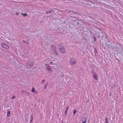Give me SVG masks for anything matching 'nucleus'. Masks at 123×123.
<instances>
[{
    "instance_id": "obj_20",
    "label": "nucleus",
    "mask_w": 123,
    "mask_h": 123,
    "mask_svg": "<svg viewBox=\"0 0 123 123\" xmlns=\"http://www.w3.org/2000/svg\"><path fill=\"white\" fill-rule=\"evenodd\" d=\"M93 38L94 39V42L96 41V38L95 37H94Z\"/></svg>"
},
{
    "instance_id": "obj_21",
    "label": "nucleus",
    "mask_w": 123,
    "mask_h": 123,
    "mask_svg": "<svg viewBox=\"0 0 123 123\" xmlns=\"http://www.w3.org/2000/svg\"><path fill=\"white\" fill-rule=\"evenodd\" d=\"M94 52L95 53H97V50L96 49H95V50L94 51Z\"/></svg>"
},
{
    "instance_id": "obj_31",
    "label": "nucleus",
    "mask_w": 123,
    "mask_h": 123,
    "mask_svg": "<svg viewBox=\"0 0 123 123\" xmlns=\"http://www.w3.org/2000/svg\"><path fill=\"white\" fill-rule=\"evenodd\" d=\"M62 123H63L62 121Z\"/></svg>"
},
{
    "instance_id": "obj_8",
    "label": "nucleus",
    "mask_w": 123,
    "mask_h": 123,
    "mask_svg": "<svg viewBox=\"0 0 123 123\" xmlns=\"http://www.w3.org/2000/svg\"><path fill=\"white\" fill-rule=\"evenodd\" d=\"M31 91L32 92L34 93L35 94H37V91L36 90L34 87L31 89Z\"/></svg>"
},
{
    "instance_id": "obj_11",
    "label": "nucleus",
    "mask_w": 123,
    "mask_h": 123,
    "mask_svg": "<svg viewBox=\"0 0 123 123\" xmlns=\"http://www.w3.org/2000/svg\"><path fill=\"white\" fill-rule=\"evenodd\" d=\"M68 106L67 107H66V110H65V114L66 115H67V111L68 110Z\"/></svg>"
},
{
    "instance_id": "obj_14",
    "label": "nucleus",
    "mask_w": 123,
    "mask_h": 123,
    "mask_svg": "<svg viewBox=\"0 0 123 123\" xmlns=\"http://www.w3.org/2000/svg\"><path fill=\"white\" fill-rule=\"evenodd\" d=\"M105 123H108V119L107 117L106 118V119L105 120Z\"/></svg>"
},
{
    "instance_id": "obj_9",
    "label": "nucleus",
    "mask_w": 123,
    "mask_h": 123,
    "mask_svg": "<svg viewBox=\"0 0 123 123\" xmlns=\"http://www.w3.org/2000/svg\"><path fill=\"white\" fill-rule=\"evenodd\" d=\"M52 12V10H47L46 11V13L47 14H48L49 13H51Z\"/></svg>"
},
{
    "instance_id": "obj_4",
    "label": "nucleus",
    "mask_w": 123,
    "mask_h": 123,
    "mask_svg": "<svg viewBox=\"0 0 123 123\" xmlns=\"http://www.w3.org/2000/svg\"><path fill=\"white\" fill-rule=\"evenodd\" d=\"M34 62L30 61H28L26 63L27 65L28 66L32 67L34 64Z\"/></svg>"
},
{
    "instance_id": "obj_1",
    "label": "nucleus",
    "mask_w": 123,
    "mask_h": 123,
    "mask_svg": "<svg viewBox=\"0 0 123 123\" xmlns=\"http://www.w3.org/2000/svg\"><path fill=\"white\" fill-rule=\"evenodd\" d=\"M76 61L74 58L71 59L69 61L70 64L71 65H74L75 64Z\"/></svg>"
},
{
    "instance_id": "obj_23",
    "label": "nucleus",
    "mask_w": 123,
    "mask_h": 123,
    "mask_svg": "<svg viewBox=\"0 0 123 123\" xmlns=\"http://www.w3.org/2000/svg\"><path fill=\"white\" fill-rule=\"evenodd\" d=\"M45 81V80H43L42 81V83H44Z\"/></svg>"
},
{
    "instance_id": "obj_6",
    "label": "nucleus",
    "mask_w": 123,
    "mask_h": 123,
    "mask_svg": "<svg viewBox=\"0 0 123 123\" xmlns=\"http://www.w3.org/2000/svg\"><path fill=\"white\" fill-rule=\"evenodd\" d=\"M93 77L94 78V79L97 80H98V75H97V74H96V73L94 72H93Z\"/></svg>"
},
{
    "instance_id": "obj_5",
    "label": "nucleus",
    "mask_w": 123,
    "mask_h": 123,
    "mask_svg": "<svg viewBox=\"0 0 123 123\" xmlns=\"http://www.w3.org/2000/svg\"><path fill=\"white\" fill-rule=\"evenodd\" d=\"M1 46L3 48L7 49H9V47L8 46L6 43H3L1 44Z\"/></svg>"
},
{
    "instance_id": "obj_2",
    "label": "nucleus",
    "mask_w": 123,
    "mask_h": 123,
    "mask_svg": "<svg viewBox=\"0 0 123 123\" xmlns=\"http://www.w3.org/2000/svg\"><path fill=\"white\" fill-rule=\"evenodd\" d=\"M45 66L47 70L48 71V72L49 73H51L52 71V69L49 67V65L47 64H45Z\"/></svg>"
},
{
    "instance_id": "obj_19",
    "label": "nucleus",
    "mask_w": 123,
    "mask_h": 123,
    "mask_svg": "<svg viewBox=\"0 0 123 123\" xmlns=\"http://www.w3.org/2000/svg\"><path fill=\"white\" fill-rule=\"evenodd\" d=\"M10 112L9 111H7V115H9L10 114Z\"/></svg>"
},
{
    "instance_id": "obj_7",
    "label": "nucleus",
    "mask_w": 123,
    "mask_h": 123,
    "mask_svg": "<svg viewBox=\"0 0 123 123\" xmlns=\"http://www.w3.org/2000/svg\"><path fill=\"white\" fill-rule=\"evenodd\" d=\"M51 47L53 50L55 52V54L57 55V53L56 51V50L55 46L53 44H52L51 45Z\"/></svg>"
},
{
    "instance_id": "obj_12",
    "label": "nucleus",
    "mask_w": 123,
    "mask_h": 123,
    "mask_svg": "<svg viewBox=\"0 0 123 123\" xmlns=\"http://www.w3.org/2000/svg\"><path fill=\"white\" fill-rule=\"evenodd\" d=\"M25 94L27 96H29V95L30 93L29 92H27L26 91H25L24 92Z\"/></svg>"
},
{
    "instance_id": "obj_26",
    "label": "nucleus",
    "mask_w": 123,
    "mask_h": 123,
    "mask_svg": "<svg viewBox=\"0 0 123 123\" xmlns=\"http://www.w3.org/2000/svg\"><path fill=\"white\" fill-rule=\"evenodd\" d=\"M24 92V91L23 90H22L21 91V92L22 94H23Z\"/></svg>"
},
{
    "instance_id": "obj_17",
    "label": "nucleus",
    "mask_w": 123,
    "mask_h": 123,
    "mask_svg": "<svg viewBox=\"0 0 123 123\" xmlns=\"http://www.w3.org/2000/svg\"><path fill=\"white\" fill-rule=\"evenodd\" d=\"M22 42L24 43H26L27 44L29 45V43H28L27 42H26V41H23Z\"/></svg>"
},
{
    "instance_id": "obj_22",
    "label": "nucleus",
    "mask_w": 123,
    "mask_h": 123,
    "mask_svg": "<svg viewBox=\"0 0 123 123\" xmlns=\"http://www.w3.org/2000/svg\"><path fill=\"white\" fill-rule=\"evenodd\" d=\"M16 98V97L15 96H14L12 97L11 98L12 99H14Z\"/></svg>"
},
{
    "instance_id": "obj_16",
    "label": "nucleus",
    "mask_w": 123,
    "mask_h": 123,
    "mask_svg": "<svg viewBox=\"0 0 123 123\" xmlns=\"http://www.w3.org/2000/svg\"><path fill=\"white\" fill-rule=\"evenodd\" d=\"M22 15H23V17H25V16H27V14L26 13L25 14H24V13H22Z\"/></svg>"
},
{
    "instance_id": "obj_13",
    "label": "nucleus",
    "mask_w": 123,
    "mask_h": 123,
    "mask_svg": "<svg viewBox=\"0 0 123 123\" xmlns=\"http://www.w3.org/2000/svg\"><path fill=\"white\" fill-rule=\"evenodd\" d=\"M48 85V84L47 83H46L45 84L44 87V89H45L47 87Z\"/></svg>"
},
{
    "instance_id": "obj_10",
    "label": "nucleus",
    "mask_w": 123,
    "mask_h": 123,
    "mask_svg": "<svg viewBox=\"0 0 123 123\" xmlns=\"http://www.w3.org/2000/svg\"><path fill=\"white\" fill-rule=\"evenodd\" d=\"M81 120L82 122H85V121H87L86 119L84 117H82L81 119Z\"/></svg>"
},
{
    "instance_id": "obj_3",
    "label": "nucleus",
    "mask_w": 123,
    "mask_h": 123,
    "mask_svg": "<svg viewBox=\"0 0 123 123\" xmlns=\"http://www.w3.org/2000/svg\"><path fill=\"white\" fill-rule=\"evenodd\" d=\"M59 50L62 53L64 54L65 53L66 50L64 47L59 46Z\"/></svg>"
},
{
    "instance_id": "obj_15",
    "label": "nucleus",
    "mask_w": 123,
    "mask_h": 123,
    "mask_svg": "<svg viewBox=\"0 0 123 123\" xmlns=\"http://www.w3.org/2000/svg\"><path fill=\"white\" fill-rule=\"evenodd\" d=\"M50 63L52 65H55V63L52 62H50Z\"/></svg>"
},
{
    "instance_id": "obj_25",
    "label": "nucleus",
    "mask_w": 123,
    "mask_h": 123,
    "mask_svg": "<svg viewBox=\"0 0 123 123\" xmlns=\"http://www.w3.org/2000/svg\"><path fill=\"white\" fill-rule=\"evenodd\" d=\"M87 121H85V122H82V123H86Z\"/></svg>"
},
{
    "instance_id": "obj_18",
    "label": "nucleus",
    "mask_w": 123,
    "mask_h": 123,
    "mask_svg": "<svg viewBox=\"0 0 123 123\" xmlns=\"http://www.w3.org/2000/svg\"><path fill=\"white\" fill-rule=\"evenodd\" d=\"M76 110H74V112H73V114L74 115L76 113Z\"/></svg>"
},
{
    "instance_id": "obj_27",
    "label": "nucleus",
    "mask_w": 123,
    "mask_h": 123,
    "mask_svg": "<svg viewBox=\"0 0 123 123\" xmlns=\"http://www.w3.org/2000/svg\"><path fill=\"white\" fill-rule=\"evenodd\" d=\"M32 119H31V120H30V123L32 121Z\"/></svg>"
},
{
    "instance_id": "obj_30",
    "label": "nucleus",
    "mask_w": 123,
    "mask_h": 123,
    "mask_svg": "<svg viewBox=\"0 0 123 123\" xmlns=\"http://www.w3.org/2000/svg\"><path fill=\"white\" fill-rule=\"evenodd\" d=\"M111 96V95H109V96Z\"/></svg>"
},
{
    "instance_id": "obj_28",
    "label": "nucleus",
    "mask_w": 123,
    "mask_h": 123,
    "mask_svg": "<svg viewBox=\"0 0 123 123\" xmlns=\"http://www.w3.org/2000/svg\"><path fill=\"white\" fill-rule=\"evenodd\" d=\"M16 14L17 15H18V13H16Z\"/></svg>"
},
{
    "instance_id": "obj_29",
    "label": "nucleus",
    "mask_w": 123,
    "mask_h": 123,
    "mask_svg": "<svg viewBox=\"0 0 123 123\" xmlns=\"http://www.w3.org/2000/svg\"><path fill=\"white\" fill-rule=\"evenodd\" d=\"M111 96V95H109V96Z\"/></svg>"
},
{
    "instance_id": "obj_24",
    "label": "nucleus",
    "mask_w": 123,
    "mask_h": 123,
    "mask_svg": "<svg viewBox=\"0 0 123 123\" xmlns=\"http://www.w3.org/2000/svg\"><path fill=\"white\" fill-rule=\"evenodd\" d=\"M33 115H31V119H32V120H33Z\"/></svg>"
}]
</instances>
